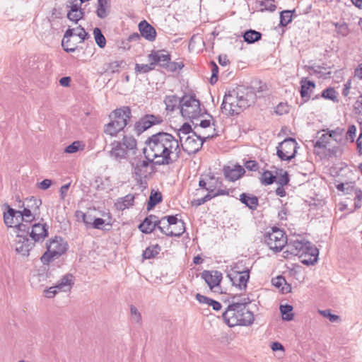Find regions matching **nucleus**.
I'll use <instances>...</instances> for the list:
<instances>
[{
  "instance_id": "obj_58",
  "label": "nucleus",
  "mask_w": 362,
  "mask_h": 362,
  "mask_svg": "<svg viewBox=\"0 0 362 362\" xmlns=\"http://www.w3.org/2000/svg\"><path fill=\"white\" fill-rule=\"evenodd\" d=\"M104 223L105 221L101 218H93L90 226L96 229H100Z\"/></svg>"
},
{
  "instance_id": "obj_22",
  "label": "nucleus",
  "mask_w": 362,
  "mask_h": 362,
  "mask_svg": "<svg viewBox=\"0 0 362 362\" xmlns=\"http://www.w3.org/2000/svg\"><path fill=\"white\" fill-rule=\"evenodd\" d=\"M202 278L205 281L211 290L218 286L222 279L221 272L216 270H204L201 274Z\"/></svg>"
},
{
  "instance_id": "obj_1",
  "label": "nucleus",
  "mask_w": 362,
  "mask_h": 362,
  "mask_svg": "<svg viewBox=\"0 0 362 362\" xmlns=\"http://www.w3.org/2000/svg\"><path fill=\"white\" fill-rule=\"evenodd\" d=\"M144 153L147 160L158 165H168L181 157L180 142L171 134L158 132L145 141Z\"/></svg>"
},
{
  "instance_id": "obj_34",
  "label": "nucleus",
  "mask_w": 362,
  "mask_h": 362,
  "mask_svg": "<svg viewBox=\"0 0 362 362\" xmlns=\"http://www.w3.org/2000/svg\"><path fill=\"white\" fill-rule=\"evenodd\" d=\"M300 95L302 98H309L310 91L315 87V84L313 81H308L306 78H302L300 81Z\"/></svg>"
},
{
  "instance_id": "obj_8",
  "label": "nucleus",
  "mask_w": 362,
  "mask_h": 362,
  "mask_svg": "<svg viewBox=\"0 0 362 362\" xmlns=\"http://www.w3.org/2000/svg\"><path fill=\"white\" fill-rule=\"evenodd\" d=\"M158 228L167 236H180L185 230V223L176 216H168L158 220Z\"/></svg>"
},
{
  "instance_id": "obj_47",
  "label": "nucleus",
  "mask_w": 362,
  "mask_h": 362,
  "mask_svg": "<svg viewBox=\"0 0 362 362\" xmlns=\"http://www.w3.org/2000/svg\"><path fill=\"white\" fill-rule=\"evenodd\" d=\"M154 64L150 62L149 64H136L135 66V71L136 73H147L154 69Z\"/></svg>"
},
{
  "instance_id": "obj_43",
  "label": "nucleus",
  "mask_w": 362,
  "mask_h": 362,
  "mask_svg": "<svg viewBox=\"0 0 362 362\" xmlns=\"http://www.w3.org/2000/svg\"><path fill=\"white\" fill-rule=\"evenodd\" d=\"M75 216L78 221H82L87 227L90 226L93 221V217L90 215L88 216L81 211H76Z\"/></svg>"
},
{
  "instance_id": "obj_21",
  "label": "nucleus",
  "mask_w": 362,
  "mask_h": 362,
  "mask_svg": "<svg viewBox=\"0 0 362 362\" xmlns=\"http://www.w3.org/2000/svg\"><path fill=\"white\" fill-rule=\"evenodd\" d=\"M148 60L149 62H152L154 66L158 64L161 66H165L170 61V56L165 50L152 51L148 55Z\"/></svg>"
},
{
  "instance_id": "obj_52",
  "label": "nucleus",
  "mask_w": 362,
  "mask_h": 362,
  "mask_svg": "<svg viewBox=\"0 0 362 362\" xmlns=\"http://www.w3.org/2000/svg\"><path fill=\"white\" fill-rule=\"evenodd\" d=\"M211 77L210 78V83L211 84H214L218 81V67L214 62H211Z\"/></svg>"
},
{
  "instance_id": "obj_62",
  "label": "nucleus",
  "mask_w": 362,
  "mask_h": 362,
  "mask_svg": "<svg viewBox=\"0 0 362 362\" xmlns=\"http://www.w3.org/2000/svg\"><path fill=\"white\" fill-rule=\"evenodd\" d=\"M52 185V180L49 179H45L42 182L37 184L40 189L45 190L47 189Z\"/></svg>"
},
{
  "instance_id": "obj_33",
  "label": "nucleus",
  "mask_w": 362,
  "mask_h": 362,
  "mask_svg": "<svg viewBox=\"0 0 362 362\" xmlns=\"http://www.w3.org/2000/svg\"><path fill=\"white\" fill-rule=\"evenodd\" d=\"M181 98H179L176 95H167L165 98L164 103L165 104V109L168 111H174L177 107L180 109V101Z\"/></svg>"
},
{
  "instance_id": "obj_44",
  "label": "nucleus",
  "mask_w": 362,
  "mask_h": 362,
  "mask_svg": "<svg viewBox=\"0 0 362 362\" xmlns=\"http://www.w3.org/2000/svg\"><path fill=\"white\" fill-rule=\"evenodd\" d=\"M336 32L341 37H346L349 33L348 25L346 23H335Z\"/></svg>"
},
{
  "instance_id": "obj_19",
  "label": "nucleus",
  "mask_w": 362,
  "mask_h": 362,
  "mask_svg": "<svg viewBox=\"0 0 362 362\" xmlns=\"http://www.w3.org/2000/svg\"><path fill=\"white\" fill-rule=\"evenodd\" d=\"M162 119L160 116L147 115L142 117L135 124V130L138 134H141L151 126L161 123Z\"/></svg>"
},
{
  "instance_id": "obj_55",
  "label": "nucleus",
  "mask_w": 362,
  "mask_h": 362,
  "mask_svg": "<svg viewBox=\"0 0 362 362\" xmlns=\"http://www.w3.org/2000/svg\"><path fill=\"white\" fill-rule=\"evenodd\" d=\"M216 197V194H206L204 197L194 199L193 202V204L198 206H200L205 202L209 201L212 198Z\"/></svg>"
},
{
  "instance_id": "obj_45",
  "label": "nucleus",
  "mask_w": 362,
  "mask_h": 362,
  "mask_svg": "<svg viewBox=\"0 0 362 362\" xmlns=\"http://www.w3.org/2000/svg\"><path fill=\"white\" fill-rule=\"evenodd\" d=\"M292 21L291 11L286 10L281 12L280 14V24L282 26L287 25Z\"/></svg>"
},
{
  "instance_id": "obj_15",
  "label": "nucleus",
  "mask_w": 362,
  "mask_h": 362,
  "mask_svg": "<svg viewBox=\"0 0 362 362\" xmlns=\"http://www.w3.org/2000/svg\"><path fill=\"white\" fill-rule=\"evenodd\" d=\"M73 36L78 37L81 39L80 42H83L88 37V34L81 26H78L75 28H69L66 31L62 42V45L66 52H74L76 50V47H69L67 45L69 38Z\"/></svg>"
},
{
  "instance_id": "obj_54",
  "label": "nucleus",
  "mask_w": 362,
  "mask_h": 362,
  "mask_svg": "<svg viewBox=\"0 0 362 362\" xmlns=\"http://www.w3.org/2000/svg\"><path fill=\"white\" fill-rule=\"evenodd\" d=\"M319 313L323 317L328 318L330 322H334L337 321L339 317L337 315L332 314L329 310H319Z\"/></svg>"
},
{
  "instance_id": "obj_28",
  "label": "nucleus",
  "mask_w": 362,
  "mask_h": 362,
  "mask_svg": "<svg viewBox=\"0 0 362 362\" xmlns=\"http://www.w3.org/2000/svg\"><path fill=\"white\" fill-rule=\"evenodd\" d=\"M337 133V131H332L329 132L327 134H322L318 139V140L315 142L314 147L315 148H322L325 149L330 143V139L332 137H334V135Z\"/></svg>"
},
{
  "instance_id": "obj_29",
  "label": "nucleus",
  "mask_w": 362,
  "mask_h": 362,
  "mask_svg": "<svg viewBox=\"0 0 362 362\" xmlns=\"http://www.w3.org/2000/svg\"><path fill=\"white\" fill-rule=\"evenodd\" d=\"M110 0H98L97 16L100 18H106L110 13Z\"/></svg>"
},
{
  "instance_id": "obj_6",
  "label": "nucleus",
  "mask_w": 362,
  "mask_h": 362,
  "mask_svg": "<svg viewBox=\"0 0 362 362\" xmlns=\"http://www.w3.org/2000/svg\"><path fill=\"white\" fill-rule=\"evenodd\" d=\"M136 140L130 135H124L122 140L114 141L110 144V156L116 160L127 158L129 155L134 153L136 149Z\"/></svg>"
},
{
  "instance_id": "obj_23",
  "label": "nucleus",
  "mask_w": 362,
  "mask_h": 362,
  "mask_svg": "<svg viewBox=\"0 0 362 362\" xmlns=\"http://www.w3.org/2000/svg\"><path fill=\"white\" fill-rule=\"evenodd\" d=\"M304 249L305 252L301 260L302 263L305 265H310L316 262L319 255L317 248L308 241Z\"/></svg>"
},
{
  "instance_id": "obj_37",
  "label": "nucleus",
  "mask_w": 362,
  "mask_h": 362,
  "mask_svg": "<svg viewBox=\"0 0 362 362\" xmlns=\"http://www.w3.org/2000/svg\"><path fill=\"white\" fill-rule=\"evenodd\" d=\"M49 277L47 272L44 269L39 270L36 274H34L31 279L33 284H42L45 282Z\"/></svg>"
},
{
  "instance_id": "obj_17",
  "label": "nucleus",
  "mask_w": 362,
  "mask_h": 362,
  "mask_svg": "<svg viewBox=\"0 0 362 362\" xmlns=\"http://www.w3.org/2000/svg\"><path fill=\"white\" fill-rule=\"evenodd\" d=\"M228 277L232 282L233 286L243 291L246 289L247 284L250 279V272L249 270L233 272L228 274Z\"/></svg>"
},
{
  "instance_id": "obj_31",
  "label": "nucleus",
  "mask_w": 362,
  "mask_h": 362,
  "mask_svg": "<svg viewBox=\"0 0 362 362\" xmlns=\"http://www.w3.org/2000/svg\"><path fill=\"white\" fill-rule=\"evenodd\" d=\"M134 196L132 194H129L124 197L119 199L115 203V205L117 209L124 211V209L132 206L134 204Z\"/></svg>"
},
{
  "instance_id": "obj_63",
  "label": "nucleus",
  "mask_w": 362,
  "mask_h": 362,
  "mask_svg": "<svg viewBox=\"0 0 362 362\" xmlns=\"http://www.w3.org/2000/svg\"><path fill=\"white\" fill-rule=\"evenodd\" d=\"M69 186H70V184H66V185H62L60 187L59 192H60V197H61L62 199H64V198L66 197V196L67 194V192L69 188Z\"/></svg>"
},
{
  "instance_id": "obj_57",
  "label": "nucleus",
  "mask_w": 362,
  "mask_h": 362,
  "mask_svg": "<svg viewBox=\"0 0 362 362\" xmlns=\"http://www.w3.org/2000/svg\"><path fill=\"white\" fill-rule=\"evenodd\" d=\"M58 288L57 286H51L48 289L45 290V296L47 298H53L58 292Z\"/></svg>"
},
{
  "instance_id": "obj_13",
  "label": "nucleus",
  "mask_w": 362,
  "mask_h": 362,
  "mask_svg": "<svg viewBox=\"0 0 362 362\" xmlns=\"http://www.w3.org/2000/svg\"><path fill=\"white\" fill-rule=\"evenodd\" d=\"M298 144L294 139L288 138L281 142L276 148V154L281 160H290L296 156Z\"/></svg>"
},
{
  "instance_id": "obj_26",
  "label": "nucleus",
  "mask_w": 362,
  "mask_h": 362,
  "mask_svg": "<svg viewBox=\"0 0 362 362\" xmlns=\"http://www.w3.org/2000/svg\"><path fill=\"white\" fill-rule=\"evenodd\" d=\"M158 220L157 216L150 215L139 225V228L144 233H151L156 227H158Z\"/></svg>"
},
{
  "instance_id": "obj_12",
  "label": "nucleus",
  "mask_w": 362,
  "mask_h": 362,
  "mask_svg": "<svg viewBox=\"0 0 362 362\" xmlns=\"http://www.w3.org/2000/svg\"><path fill=\"white\" fill-rule=\"evenodd\" d=\"M212 136L213 135H207L206 136L202 137L197 136L196 133H192V134L186 136L182 141H179L181 151L183 150L189 155L196 153L202 147L205 139Z\"/></svg>"
},
{
  "instance_id": "obj_64",
  "label": "nucleus",
  "mask_w": 362,
  "mask_h": 362,
  "mask_svg": "<svg viewBox=\"0 0 362 362\" xmlns=\"http://www.w3.org/2000/svg\"><path fill=\"white\" fill-rule=\"evenodd\" d=\"M289 179L286 173H284V174L278 179V183L281 186L287 185Z\"/></svg>"
},
{
  "instance_id": "obj_11",
  "label": "nucleus",
  "mask_w": 362,
  "mask_h": 362,
  "mask_svg": "<svg viewBox=\"0 0 362 362\" xmlns=\"http://www.w3.org/2000/svg\"><path fill=\"white\" fill-rule=\"evenodd\" d=\"M264 242L271 250L279 252L287 244V238L282 230L273 228L265 235Z\"/></svg>"
},
{
  "instance_id": "obj_3",
  "label": "nucleus",
  "mask_w": 362,
  "mask_h": 362,
  "mask_svg": "<svg viewBox=\"0 0 362 362\" xmlns=\"http://www.w3.org/2000/svg\"><path fill=\"white\" fill-rule=\"evenodd\" d=\"M42 204L40 199L31 197L27 198L23 203V209L21 210H15L7 206V211L4 213V221L5 224L8 227H13L14 223L19 221L28 223L35 221V218L40 216V207Z\"/></svg>"
},
{
  "instance_id": "obj_24",
  "label": "nucleus",
  "mask_w": 362,
  "mask_h": 362,
  "mask_svg": "<svg viewBox=\"0 0 362 362\" xmlns=\"http://www.w3.org/2000/svg\"><path fill=\"white\" fill-rule=\"evenodd\" d=\"M139 30L141 35L146 40L153 42L156 37V31L155 28L146 21H142L139 24Z\"/></svg>"
},
{
  "instance_id": "obj_16",
  "label": "nucleus",
  "mask_w": 362,
  "mask_h": 362,
  "mask_svg": "<svg viewBox=\"0 0 362 362\" xmlns=\"http://www.w3.org/2000/svg\"><path fill=\"white\" fill-rule=\"evenodd\" d=\"M66 7L69 8L67 18L74 23H78L84 16V11L81 8V3L77 0H67Z\"/></svg>"
},
{
  "instance_id": "obj_61",
  "label": "nucleus",
  "mask_w": 362,
  "mask_h": 362,
  "mask_svg": "<svg viewBox=\"0 0 362 362\" xmlns=\"http://www.w3.org/2000/svg\"><path fill=\"white\" fill-rule=\"evenodd\" d=\"M356 127L354 125L349 126L347 133H346L347 139H351V141H354V137L356 136Z\"/></svg>"
},
{
  "instance_id": "obj_2",
  "label": "nucleus",
  "mask_w": 362,
  "mask_h": 362,
  "mask_svg": "<svg viewBox=\"0 0 362 362\" xmlns=\"http://www.w3.org/2000/svg\"><path fill=\"white\" fill-rule=\"evenodd\" d=\"M256 95L252 88H247L245 93L241 89L233 90L226 93L221 111L227 116L238 115L243 109L255 103Z\"/></svg>"
},
{
  "instance_id": "obj_36",
  "label": "nucleus",
  "mask_w": 362,
  "mask_h": 362,
  "mask_svg": "<svg viewBox=\"0 0 362 362\" xmlns=\"http://www.w3.org/2000/svg\"><path fill=\"white\" fill-rule=\"evenodd\" d=\"M262 34L254 30H249L244 33L243 37L247 43H253L261 39Z\"/></svg>"
},
{
  "instance_id": "obj_40",
  "label": "nucleus",
  "mask_w": 362,
  "mask_h": 362,
  "mask_svg": "<svg viewBox=\"0 0 362 362\" xmlns=\"http://www.w3.org/2000/svg\"><path fill=\"white\" fill-rule=\"evenodd\" d=\"M93 35L95 42L98 45V47L100 48L105 47L106 45V40L104 35H103L100 29L98 28H95L93 29Z\"/></svg>"
},
{
  "instance_id": "obj_25",
  "label": "nucleus",
  "mask_w": 362,
  "mask_h": 362,
  "mask_svg": "<svg viewBox=\"0 0 362 362\" xmlns=\"http://www.w3.org/2000/svg\"><path fill=\"white\" fill-rule=\"evenodd\" d=\"M223 172L226 178L233 182L238 180L245 171L241 165H235L233 167H224Z\"/></svg>"
},
{
  "instance_id": "obj_39",
  "label": "nucleus",
  "mask_w": 362,
  "mask_h": 362,
  "mask_svg": "<svg viewBox=\"0 0 362 362\" xmlns=\"http://www.w3.org/2000/svg\"><path fill=\"white\" fill-rule=\"evenodd\" d=\"M280 311L282 315V318L285 320L290 321L293 317V307L290 305H281Z\"/></svg>"
},
{
  "instance_id": "obj_38",
  "label": "nucleus",
  "mask_w": 362,
  "mask_h": 362,
  "mask_svg": "<svg viewBox=\"0 0 362 362\" xmlns=\"http://www.w3.org/2000/svg\"><path fill=\"white\" fill-rule=\"evenodd\" d=\"M160 247L158 245L148 247L143 252L144 259H151L156 257L160 252Z\"/></svg>"
},
{
  "instance_id": "obj_35",
  "label": "nucleus",
  "mask_w": 362,
  "mask_h": 362,
  "mask_svg": "<svg viewBox=\"0 0 362 362\" xmlns=\"http://www.w3.org/2000/svg\"><path fill=\"white\" fill-rule=\"evenodd\" d=\"M240 200L251 209H256L258 205V199L256 197L248 196L245 193L240 194Z\"/></svg>"
},
{
  "instance_id": "obj_42",
  "label": "nucleus",
  "mask_w": 362,
  "mask_h": 362,
  "mask_svg": "<svg viewBox=\"0 0 362 362\" xmlns=\"http://www.w3.org/2000/svg\"><path fill=\"white\" fill-rule=\"evenodd\" d=\"M162 200V196L160 192L151 193L147 205V210H151L157 204Z\"/></svg>"
},
{
  "instance_id": "obj_27",
  "label": "nucleus",
  "mask_w": 362,
  "mask_h": 362,
  "mask_svg": "<svg viewBox=\"0 0 362 362\" xmlns=\"http://www.w3.org/2000/svg\"><path fill=\"white\" fill-rule=\"evenodd\" d=\"M74 284V276L71 274H65L56 285L58 291L67 292L71 291Z\"/></svg>"
},
{
  "instance_id": "obj_32",
  "label": "nucleus",
  "mask_w": 362,
  "mask_h": 362,
  "mask_svg": "<svg viewBox=\"0 0 362 362\" xmlns=\"http://www.w3.org/2000/svg\"><path fill=\"white\" fill-rule=\"evenodd\" d=\"M272 281V284L275 287L281 288V291L284 293H287L291 290V286L286 283L285 278L282 276H278L276 278H274Z\"/></svg>"
},
{
  "instance_id": "obj_18",
  "label": "nucleus",
  "mask_w": 362,
  "mask_h": 362,
  "mask_svg": "<svg viewBox=\"0 0 362 362\" xmlns=\"http://www.w3.org/2000/svg\"><path fill=\"white\" fill-rule=\"evenodd\" d=\"M46 248L59 257L66 251L67 243L63 238L56 236L46 243Z\"/></svg>"
},
{
  "instance_id": "obj_14",
  "label": "nucleus",
  "mask_w": 362,
  "mask_h": 362,
  "mask_svg": "<svg viewBox=\"0 0 362 362\" xmlns=\"http://www.w3.org/2000/svg\"><path fill=\"white\" fill-rule=\"evenodd\" d=\"M16 230L17 235L15 240V250L17 253L23 256H28L30 251L34 247L35 242L28 235L23 234L22 231Z\"/></svg>"
},
{
  "instance_id": "obj_49",
  "label": "nucleus",
  "mask_w": 362,
  "mask_h": 362,
  "mask_svg": "<svg viewBox=\"0 0 362 362\" xmlns=\"http://www.w3.org/2000/svg\"><path fill=\"white\" fill-rule=\"evenodd\" d=\"M123 63L124 62L122 60L114 61L110 63H108L107 64L106 70L110 71L112 73L117 72Z\"/></svg>"
},
{
  "instance_id": "obj_53",
  "label": "nucleus",
  "mask_w": 362,
  "mask_h": 362,
  "mask_svg": "<svg viewBox=\"0 0 362 362\" xmlns=\"http://www.w3.org/2000/svg\"><path fill=\"white\" fill-rule=\"evenodd\" d=\"M260 6H262V10L273 11L276 8L274 0H263L261 1Z\"/></svg>"
},
{
  "instance_id": "obj_46",
  "label": "nucleus",
  "mask_w": 362,
  "mask_h": 362,
  "mask_svg": "<svg viewBox=\"0 0 362 362\" xmlns=\"http://www.w3.org/2000/svg\"><path fill=\"white\" fill-rule=\"evenodd\" d=\"M276 180V176L272 174L270 171H265L262 175V183L268 185L272 184Z\"/></svg>"
},
{
  "instance_id": "obj_5",
  "label": "nucleus",
  "mask_w": 362,
  "mask_h": 362,
  "mask_svg": "<svg viewBox=\"0 0 362 362\" xmlns=\"http://www.w3.org/2000/svg\"><path fill=\"white\" fill-rule=\"evenodd\" d=\"M13 227L28 235L35 243L42 242L48 235L49 227L42 218H35V221L28 223L19 221L14 223Z\"/></svg>"
},
{
  "instance_id": "obj_60",
  "label": "nucleus",
  "mask_w": 362,
  "mask_h": 362,
  "mask_svg": "<svg viewBox=\"0 0 362 362\" xmlns=\"http://www.w3.org/2000/svg\"><path fill=\"white\" fill-rule=\"evenodd\" d=\"M196 299L199 301V303H202V304H206V305H209V303H211V298H209L205 296H203L200 293H197L196 295Z\"/></svg>"
},
{
  "instance_id": "obj_30",
  "label": "nucleus",
  "mask_w": 362,
  "mask_h": 362,
  "mask_svg": "<svg viewBox=\"0 0 362 362\" xmlns=\"http://www.w3.org/2000/svg\"><path fill=\"white\" fill-rule=\"evenodd\" d=\"M150 160H139L134 165V173L137 178H141L147 173V168Z\"/></svg>"
},
{
  "instance_id": "obj_9",
  "label": "nucleus",
  "mask_w": 362,
  "mask_h": 362,
  "mask_svg": "<svg viewBox=\"0 0 362 362\" xmlns=\"http://www.w3.org/2000/svg\"><path fill=\"white\" fill-rule=\"evenodd\" d=\"M181 115L186 119L193 120L201 115L199 100L191 95H185L180 101Z\"/></svg>"
},
{
  "instance_id": "obj_10",
  "label": "nucleus",
  "mask_w": 362,
  "mask_h": 362,
  "mask_svg": "<svg viewBox=\"0 0 362 362\" xmlns=\"http://www.w3.org/2000/svg\"><path fill=\"white\" fill-rule=\"evenodd\" d=\"M199 185L207 190L208 194H216V197L229 194L228 189L222 188V180L211 174L202 175L199 181Z\"/></svg>"
},
{
  "instance_id": "obj_7",
  "label": "nucleus",
  "mask_w": 362,
  "mask_h": 362,
  "mask_svg": "<svg viewBox=\"0 0 362 362\" xmlns=\"http://www.w3.org/2000/svg\"><path fill=\"white\" fill-rule=\"evenodd\" d=\"M130 113V110L127 107L115 110L110 115L112 121L105 126V133L111 136H117L127 126Z\"/></svg>"
},
{
  "instance_id": "obj_51",
  "label": "nucleus",
  "mask_w": 362,
  "mask_h": 362,
  "mask_svg": "<svg viewBox=\"0 0 362 362\" xmlns=\"http://www.w3.org/2000/svg\"><path fill=\"white\" fill-rule=\"evenodd\" d=\"M130 313L132 320L134 322L140 323L141 321V315L134 305H131Z\"/></svg>"
},
{
  "instance_id": "obj_56",
  "label": "nucleus",
  "mask_w": 362,
  "mask_h": 362,
  "mask_svg": "<svg viewBox=\"0 0 362 362\" xmlns=\"http://www.w3.org/2000/svg\"><path fill=\"white\" fill-rule=\"evenodd\" d=\"M81 144L79 141H74L71 144L66 146L64 151L67 153H74L78 151Z\"/></svg>"
},
{
  "instance_id": "obj_59",
  "label": "nucleus",
  "mask_w": 362,
  "mask_h": 362,
  "mask_svg": "<svg viewBox=\"0 0 362 362\" xmlns=\"http://www.w3.org/2000/svg\"><path fill=\"white\" fill-rule=\"evenodd\" d=\"M245 167L252 171H256L258 169V164L255 160H247L245 163Z\"/></svg>"
},
{
  "instance_id": "obj_20",
  "label": "nucleus",
  "mask_w": 362,
  "mask_h": 362,
  "mask_svg": "<svg viewBox=\"0 0 362 362\" xmlns=\"http://www.w3.org/2000/svg\"><path fill=\"white\" fill-rule=\"evenodd\" d=\"M308 240L305 239H296V240H291L289 242H287V248L286 252H289L291 255L299 256L301 259L303 258V253L305 252V249Z\"/></svg>"
},
{
  "instance_id": "obj_48",
  "label": "nucleus",
  "mask_w": 362,
  "mask_h": 362,
  "mask_svg": "<svg viewBox=\"0 0 362 362\" xmlns=\"http://www.w3.org/2000/svg\"><path fill=\"white\" fill-rule=\"evenodd\" d=\"M56 258H58V257L52 254L51 252H49V250L47 249V251L42 255L40 259L44 264H48Z\"/></svg>"
},
{
  "instance_id": "obj_50",
  "label": "nucleus",
  "mask_w": 362,
  "mask_h": 362,
  "mask_svg": "<svg viewBox=\"0 0 362 362\" xmlns=\"http://www.w3.org/2000/svg\"><path fill=\"white\" fill-rule=\"evenodd\" d=\"M322 96L325 98L335 101L337 100V93L333 88H327L323 90Z\"/></svg>"
},
{
  "instance_id": "obj_41",
  "label": "nucleus",
  "mask_w": 362,
  "mask_h": 362,
  "mask_svg": "<svg viewBox=\"0 0 362 362\" xmlns=\"http://www.w3.org/2000/svg\"><path fill=\"white\" fill-rule=\"evenodd\" d=\"M192 127L188 123H185L183 125L178 129V136H179V141H182L184 139L186 138L188 135L192 134Z\"/></svg>"
},
{
  "instance_id": "obj_4",
  "label": "nucleus",
  "mask_w": 362,
  "mask_h": 362,
  "mask_svg": "<svg viewBox=\"0 0 362 362\" xmlns=\"http://www.w3.org/2000/svg\"><path fill=\"white\" fill-rule=\"evenodd\" d=\"M250 302L247 297H242L240 300L233 301L223 313L224 322L230 327L251 325L255 320L254 315L246 308Z\"/></svg>"
}]
</instances>
